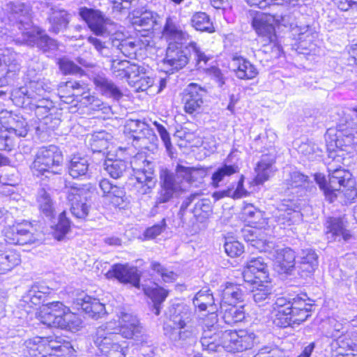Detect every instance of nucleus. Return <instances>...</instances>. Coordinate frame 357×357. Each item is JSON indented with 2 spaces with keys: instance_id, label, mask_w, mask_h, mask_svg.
<instances>
[{
  "instance_id": "obj_1",
  "label": "nucleus",
  "mask_w": 357,
  "mask_h": 357,
  "mask_svg": "<svg viewBox=\"0 0 357 357\" xmlns=\"http://www.w3.org/2000/svg\"><path fill=\"white\" fill-rule=\"evenodd\" d=\"M79 15L86 22L94 36H89L87 41L94 48L102 53L107 47L106 38H109L113 47L119 50L123 55L130 57L135 54L136 44L131 38H126L121 31L120 26L99 10L81 7Z\"/></svg>"
},
{
  "instance_id": "obj_2",
  "label": "nucleus",
  "mask_w": 357,
  "mask_h": 357,
  "mask_svg": "<svg viewBox=\"0 0 357 357\" xmlns=\"http://www.w3.org/2000/svg\"><path fill=\"white\" fill-rule=\"evenodd\" d=\"M310 311L311 305L300 297L292 301L280 297L273 305L271 318L276 326L287 328L305 321L310 316Z\"/></svg>"
},
{
  "instance_id": "obj_3",
  "label": "nucleus",
  "mask_w": 357,
  "mask_h": 357,
  "mask_svg": "<svg viewBox=\"0 0 357 357\" xmlns=\"http://www.w3.org/2000/svg\"><path fill=\"white\" fill-rule=\"evenodd\" d=\"M54 85L47 79L30 81L24 86L15 89L11 96L15 103L22 107L33 110L38 106H44L45 102H52L48 95Z\"/></svg>"
},
{
  "instance_id": "obj_4",
  "label": "nucleus",
  "mask_w": 357,
  "mask_h": 357,
  "mask_svg": "<svg viewBox=\"0 0 357 357\" xmlns=\"http://www.w3.org/2000/svg\"><path fill=\"white\" fill-rule=\"evenodd\" d=\"M41 323L50 327H56L75 332L82 325L79 316L71 312L61 302H52L43 305L38 314Z\"/></svg>"
},
{
  "instance_id": "obj_5",
  "label": "nucleus",
  "mask_w": 357,
  "mask_h": 357,
  "mask_svg": "<svg viewBox=\"0 0 357 357\" xmlns=\"http://www.w3.org/2000/svg\"><path fill=\"white\" fill-rule=\"evenodd\" d=\"M273 16L264 13H257L253 17L252 25L258 35L257 43L261 51L272 57L280 55L281 46L279 45L274 26Z\"/></svg>"
},
{
  "instance_id": "obj_6",
  "label": "nucleus",
  "mask_w": 357,
  "mask_h": 357,
  "mask_svg": "<svg viewBox=\"0 0 357 357\" xmlns=\"http://www.w3.org/2000/svg\"><path fill=\"white\" fill-rule=\"evenodd\" d=\"M113 323H105L96 329L93 342L100 351L107 357H126L128 343L115 334Z\"/></svg>"
},
{
  "instance_id": "obj_7",
  "label": "nucleus",
  "mask_w": 357,
  "mask_h": 357,
  "mask_svg": "<svg viewBox=\"0 0 357 357\" xmlns=\"http://www.w3.org/2000/svg\"><path fill=\"white\" fill-rule=\"evenodd\" d=\"M352 121L340 123L335 128H328L325 134L327 149L330 152L336 149L349 151L357 146V130L353 127Z\"/></svg>"
},
{
  "instance_id": "obj_8",
  "label": "nucleus",
  "mask_w": 357,
  "mask_h": 357,
  "mask_svg": "<svg viewBox=\"0 0 357 357\" xmlns=\"http://www.w3.org/2000/svg\"><path fill=\"white\" fill-rule=\"evenodd\" d=\"M328 171V183L321 174L315 175L314 179L320 189L323 190L326 199L332 202L336 197V192L340 190L342 187H353L354 181L351 179V173L344 169L334 168L332 164H329Z\"/></svg>"
},
{
  "instance_id": "obj_9",
  "label": "nucleus",
  "mask_w": 357,
  "mask_h": 357,
  "mask_svg": "<svg viewBox=\"0 0 357 357\" xmlns=\"http://www.w3.org/2000/svg\"><path fill=\"white\" fill-rule=\"evenodd\" d=\"M60 149L54 145L41 147L37 152L32 165V171L37 176L45 173L59 174L63 163Z\"/></svg>"
},
{
  "instance_id": "obj_10",
  "label": "nucleus",
  "mask_w": 357,
  "mask_h": 357,
  "mask_svg": "<svg viewBox=\"0 0 357 357\" xmlns=\"http://www.w3.org/2000/svg\"><path fill=\"white\" fill-rule=\"evenodd\" d=\"M134 172V186L139 195L149 194L155 184L153 165L142 155L135 156L130 162Z\"/></svg>"
},
{
  "instance_id": "obj_11",
  "label": "nucleus",
  "mask_w": 357,
  "mask_h": 357,
  "mask_svg": "<svg viewBox=\"0 0 357 357\" xmlns=\"http://www.w3.org/2000/svg\"><path fill=\"white\" fill-rule=\"evenodd\" d=\"M170 321L173 325H169L172 328L169 337L172 340L194 339L199 333V328L188 309L176 310L170 316Z\"/></svg>"
},
{
  "instance_id": "obj_12",
  "label": "nucleus",
  "mask_w": 357,
  "mask_h": 357,
  "mask_svg": "<svg viewBox=\"0 0 357 357\" xmlns=\"http://www.w3.org/2000/svg\"><path fill=\"white\" fill-rule=\"evenodd\" d=\"M222 337L225 350L229 352H242L252 349L256 336L254 333L246 330H226Z\"/></svg>"
},
{
  "instance_id": "obj_13",
  "label": "nucleus",
  "mask_w": 357,
  "mask_h": 357,
  "mask_svg": "<svg viewBox=\"0 0 357 357\" xmlns=\"http://www.w3.org/2000/svg\"><path fill=\"white\" fill-rule=\"evenodd\" d=\"M36 229L32 224L27 221L17 222L5 229V240L15 245H27L36 242L37 237Z\"/></svg>"
},
{
  "instance_id": "obj_14",
  "label": "nucleus",
  "mask_w": 357,
  "mask_h": 357,
  "mask_svg": "<svg viewBox=\"0 0 357 357\" xmlns=\"http://www.w3.org/2000/svg\"><path fill=\"white\" fill-rule=\"evenodd\" d=\"M273 216L280 228L284 229L302 220L298 206L291 199H284L275 210Z\"/></svg>"
},
{
  "instance_id": "obj_15",
  "label": "nucleus",
  "mask_w": 357,
  "mask_h": 357,
  "mask_svg": "<svg viewBox=\"0 0 357 357\" xmlns=\"http://www.w3.org/2000/svg\"><path fill=\"white\" fill-rule=\"evenodd\" d=\"M162 183L161 190L158 193L155 201V205L158 206L160 204L168 202L175 196L182 193L185 188L182 182H180L176 176L168 172H164L161 175Z\"/></svg>"
},
{
  "instance_id": "obj_16",
  "label": "nucleus",
  "mask_w": 357,
  "mask_h": 357,
  "mask_svg": "<svg viewBox=\"0 0 357 357\" xmlns=\"http://www.w3.org/2000/svg\"><path fill=\"white\" fill-rule=\"evenodd\" d=\"M17 43L29 46L36 45L43 52L56 48V43L43 32L35 28H25L22 32V38H17Z\"/></svg>"
},
{
  "instance_id": "obj_17",
  "label": "nucleus",
  "mask_w": 357,
  "mask_h": 357,
  "mask_svg": "<svg viewBox=\"0 0 357 357\" xmlns=\"http://www.w3.org/2000/svg\"><path fill=\"white\" fill-rule=\"evenodd\" d=\"M55 345L56 339L52 337H34L24 342L22 351L26 356L46 357L49 350L57 348Z\"/></svg>"
},
{
  "instance_id": "obj_18",
  "label": "nucleus",
  "mask_w": 357,
  "mask_h": 357,
  "mask_svg": "<svg viewBox=\"0 0 357 357\" xmlns=\"http://www.w3.org/2000/svg\"><path fill=\"white\" fill-rule=\"evenodd\" d=\"M268 253L279 273L291 274L293 270H296V258L297 256L291 248H276L274 245L272 252Z\"/></svg>"
},
{
  "instance_id": "obj_19",
  "label": "nucleus",
  "mask_w": 357,
  "mask_h": 357,
  "mask_svg": "<svg viewBox=\"0 0 357 357\" xmlns=\"http://www.w3.org/2000/svg\"><path fill=\"white\" fill-rule=\"evenodd\" d=\"M87 192L84 189L71 188L68 193L70 203V212L77 219H85L89 212L90 204L86 197Z\"/></svg>"
},
{
  "instance_id": "obj_20",
  "label": "nucleus",
  "mask_w": 357,
  "mask_h": 357,
  "mask_svg": "<svg viewBox=\"0 0 357 357\" xmlns=\"http://www.w3.org/2000/svg\"><path fill=\"white\" fill-rule=\"evenodd\" d=\"M243 278L245 282H267L269 273L267 264L261 257L252 258L247 262L243 272Z\"/></svg>"
},
{
  "instance_id": "obj_21",
  "label": "nucleus",
  "mask_w": 357,
  "mask_h": 357,
  "mask_svg": "<svg viewBox=\"0 0 357 357\" xmlns=\"http://www.w3.org/2000/svg\"><path fill=\"white\" fill-rule=\"evenodd\" d=\"M107 323H113L115 334H118L124 338L130 339L141 332V326L136 317L122 312L119 317L118 321H109Z\"/></svg>"
},
{
  "instance_id": "obj_22",
  "label": "nucleus",
  "mask_w": 357,
  "mask_h": 357,
  "mask_svg": "<svg viewBox=\"0 0 357 357\" xmlns=\"http://www.w3.org/2000/svg\"><path fill=\"white\" fill-rule=\"evenodd\" d=\"M296 270L303 278H307L313 275L318 267V256L312 249H304L297 255Z\"/></svg>"
},
{
  "instance_id": "obj_23",
  "label": "nucleus",
  "mask_w": 357,
  "mask_h": 357,
  "mask_svg": "<svg viewBox=\"0 0 357 357\" xmlns=\"http://www.w3.org/2000/svg\"><path fill=\"white\" fill-rule=\"evenodd\" d=\"M347 227V222L343 218H328L325 223L326 238L329 242L349 241L352 235Z\"/></svg>"
},
{
  "instance_id": "obj_24",
  "label": "nucleus",
  "mask_w": 357,
  "mask_h": 357,
  "mask_svg": "<svg viewBox=\"0 0 357 357\" xmlns=\"http://www.w3.org/2000/svg\"><path fill=\"white\" fill-rule=\"evenodd\" d=\"M206 91L197 84L191 83L184 90L183 102L184 110L188 114L197 112L203 104Z\"/></svg>"
},
{
  "instance_id": "obj_25",
  "label": "nucleus",
  "mask_w": 357,
  "mask_h": 357,
  "mask_svg": "<svg viewBox=\"0 0 357 357\" xmlns=\"http://www.w3.org/2000/svg\"><path fill=\"white\" fill-rule=\"evenodd\" d=\"M105 276L107 279L116 278L123 283H130L135 287L139 284V275L135 267L128 264H114L109 270Z\"/></svg>"
},
{
  "instance_id": "obj_26",
  "label": "nucleus",
  "mask_w": 357,
  "mask_h": 357,
  "mask_svg": "<svg viewBox=\"0 0 357 357\" xmlns=\"http://www.w3.org/2000/svg\"><path fill=\"white\" fill-rule=\"evenodd\" d=\"M186 51L187 47L183 50L182 45L167 47L166 56L163 59L167 71L173 73L174 70H178L186 66L189 60Z\"/></svg>"
},
{
  "instance_id": "obj_27",
  "label": "nucleus",
  "mask_w": 357,
  "mask_h": 357,
  "mask_svg": "<svg viewBox=\"0 0 357 357\" xmlns=\"http://www.w3.org/2000/svg\"><path fill=\"white\" fill-rule=\"evenodd\" d=\"M161 17L151 10H145L141 13L139 11L133 13L131 19L132 24L138 29L139 31H144L148 33H151L153 30L160 28Z\"/></svg>"
},
{
  "instance_id": "obj_28",
  "label": "nucleus",
  "mask_w": 357,
  "mask_h": 357,
  "mask_svg": "<svg viewBox=\"0 0 357 357\" xmlns=\"http://www.w3.org/2000/svg\"><path fill=\"white\" fill-rule=\"evenodd\" d=\"M317 34L312 30L306 28L305 31L298 34L297 42L295 44V49L299 54H318L320 52V47L318 46L316 38Z\"/></svg>"
},
{
  "instance_id": "obj_29",
  "label": "nucleus",
  "mask_w": 357,
  "mask_h": 357,
  "mask_svg": "<svg viewBox=\"0 0 357 357\" xmlns=\"http://www.w3.org/2000/svg\"><path fill=\"white\" fill-rule=\"evenodd\" d=\"M162 38L168 43V46L181 45L187 40L188 35L172 19L168 17L162 30Z\"/></svg>"
},
{
  "instance_id": "obj_30",
  "label": "nucleus",
  "mask_w": 357,
  "mask_h": 357,
  "mask_svg": "<svg viewBox=\"0 0 357 357\" xmlns=\"http://www.w3.org/2000/svg\"><path fill=\"white\" fill-rule=\"evenodd\" d=\"M17 54L10 49H0V78L11 77L20 70Z\"/></svg>"
},
{
  "instance_id": "obj_31",
  "label": "nucleus",
  "mask_w": 357,
  "mask_h": 357,
  "mask_svg": "<svg viewBox=\"0 0 357 357\" xmlns=\"http://www.w3.org/2000/svg\"><path fill=\"white\" fill-rule=\"evenodd\" d=\"M87 86L84 84H80L74 81H68L62 83L58 89V94L61 100L66 103H72L74 97L82 98L83 91H86Z\"/></svg>"
},
{
  "instance_id": "obj_32",
  "label": "nucleus",
  "mask_w": 357,
  "mask_h": 357,
  "mask_svg": "<svg viewBox=\"0 0 357 357\" xmlns=\"http://www.w3.org/2000/svg\"><path fill=\"white\" fill-rule=\"evenodd\" d=\"M231 65L233 71L238 79H251L258 74L256 67L250 61L242 56H234Z\"/></svg>"
},
{
  "instance_id": "obj_33",
  "label": "nucleus",
  "mask_w": 357,
  "mask_h": 357,
  "mask_svg": "<svg viewBox=\"0 0 357 357\" xmlns=\"http://www.w3.org/2000/svg\"><path fill=\"white\" fill-rule=\"evenodd\" d=\"M52 289L44 282L34 283L23 295L22 300L29 305H37L44 301L47 295L50 294Z\"/></svg>"
},
{
  "instance_id": "obj_34",
  "label": "nucleus",
  "mask_w": 357,
  "mask_h": 357,
  "mask_svg": "<svg viewBox=\"0 0 357 357\" xmlns=\"http://www.w3.org/2000/svg\"><path fill=\"white\" fill-rule=\"evenodd\" d=\"M275 159L271 155H263L255 168L256 176L255 182L257 185L262 184L269 179L275 172Z\"/></svg>"
},
{
  "instance_id": "obj_35",
  "label": "nucleus",
  "mask_w": 357,
  "mask_h": 357,
  "mask_svg": "<svg viewBox=\"0 0 357 357\" xmlns=\"http://www.w3.org/2000/svg\"><path fill=\"white\" fill-rule=\"evenodd\" d=\"M207 172L204 168L188 167L178 165L176 167V177L180 182L181 178L190 185L202 183Z\"/></svg>"
},
{
  "instance_id": "obj_36",
  "label": "nucleus",
  "mask_w": 357,
  "mask_h": 357,
  "mask_svg": "<svg viewBox=\"0 0 357 357\" xmlns=\"http://www.w3.org/2000/svg\"><path fill=\"white\" fill-rule=\"evenodd\" d=\"M223 334L222 331H213L212 329H204L200 340L203 349L211 352L218 351L220 348H223Z\"/></svg>"
},
{
  "instance_id": "obj_37",
  "label": "nucleus",
  "mask_w": 357,
  "mask_h": 357,
  "mask_svg": "<svg viewBox=\"0 0 357 357\" xmlns=\"http://www.w3.org/2000/svg\"><path fill=\"white\" fill-rule=\"evenodd\" d=\"M49 22L50 24L49 31L58 33L63 31L67 28L70 22V15L64 9L59 8H52Z\"/></svg>"
},
{
  "instance_id": "obj_38",
  "label": "nucleus",
  "mask_w": 357,
  "mask_h": 357,
  "mask_svg": "<svg viewBox=\"0 0 357 357\" xmlns=\"http://www.w3.org/2000/svg\"><path fill=\"white\" fill-rule=\"evenodd\" d=\"M220 312L224 321L229 324L242 321L245 317L243 306H236L231 303H221Z\"/></svg>"
},
{
  "instance_id": "obj_39",
  "label": "nucleus",
  "mask_w": 357,
  "mask_h": 357,
  "mask_svg": "<svg viewBox=\"0 0 357 357\" xmlns=\"http://www.w3.org/2000/svg\"><path fill=\"white\" fill-rule=\"evenodd\" d=\"M79 305L85 313L94 319H98L106 314L105 305L98 298L84 296Z\"/></svg>"
},
{
  "instance_id": "obj_40",
  "label": "nucleus",
  "mask_w": 357,
  "mask_h": 357,
  "mask_svg": "<svg viewBox=\"0 0 357 357\" xmlns=\"http://www.w3.org/2000/svg\"><path fill=\"white\" fill-rule=\"evenodd\" d=\"M259 229L253 227L243 231V236L246 241L260 252H271L274 248V243L264 238L258 237Z\"/></svg>"
},
{
  "instance_id": "obj_41",
  "label": "nucleus",
  "mask_w": 357,
  "mask_h": 357,
  "mask_svg": "<svg viewBox=\"0 0 357 357\" xmlns=\"http://www.w3.org/2000/svg\"><path fill=\"white\" fill-rule=\"evenodd\" d=\"M93 82L102 94L107 97L112 98L114 100H119L123 96L119 88L103 75H97L94 77Z\"/></svg>"
},
{
  "instance_id": "obj_42",
  "label": "nucleus",
  "mask_w": 357,
  "mask_h": 357,
  "mask_svg": "<svg viewBox=\"0 0 357 357\" xmlns=\"http://www.w3.org/2000/svg\"><path fill=\"white\" fill-rule=\"evenodd\" d=\"M244 176H241L240 179L236 183H231L226 190L215 192L213 197L215 200L227 197L233 199H239L247 195L248 192L243 187Z\"/></svg>"
},
{
  "instance_id": "obj_43",
  "label": "nucleus",
  "mask_w": 357,
  "mask_h": 357,
  "mask_svg": "<svg viewBox=\"0 0 357 357\" xmlns=\"http://www.w3.org/2000/svg\"><path fill=\"white\" fill-rule=\"evenodd\" d=\"M250 283L252 285V294L254 301L259 306L264 305V303L269 300L272 291L269 281H256Z\"/></svg>"
},
{
  "instance_id": "obj_44",
  "label": "nucleus",
  "mask_w": 357,
  "mask_h": 357,
  "mask_svg": "<svg viewBox=\"0 0 357 357\" xmlns=\"http://www.w3.org/2000/svg\"><path fill=\"white\" fill-rule=\"evenodd\" d=\"M8 7L21 24L26 25V28H31V13L28 6L20 1H13L8 4Z\"/></svg>"
},
{
  "instance_id": "obj_45",
  "label": "nucleus",
  "mask_w": 357,
  "mask_h": 357,
  "mask_svg": "<svg viewBox=\"0 0 357 357\" xmlns=\"http://www.w3.org/2000/svg\"><path fill=\"white\" fill-rule=\"evenodd\" d=\"M331 346L337 355L349 356L353 354L354 347L356 346V340H351L349 334H344L335 340Z\"/></svg>"
},
{
  "instance_id": "obj_46",
  "label": "nucleus",
  "mask_w": 357,
  "mask_h": 357,
  "mask_svg": "<svg viewBox=\"0 0 357 357\" xmlns=\"http://www.w3.org/2000/svg\"><path fill=\"white\" fill-rule=\"evenodd\" d=\"M20 255L14 250H8L0 253V274H4L19 265Z\"/></svg>"
},
{
  "instance_id": "obj_47",
  "label": "nucleus",
  "mask_w": 357,
  "mask_h": 357,
  "mask_svg": "<svg viewBox=\"0 0 357 357\" xmlns=\"http://www.w3.org/2000/svg\"><path fill=\"white\" fill-rule=\"evenodd\" d=\"M9 114L8 120V129L11 131V135L17 137H25L28 132V125L25 119L19 116H13L11 114L6 112Z\"/></svg>"
},
{
  "instance_id": "obj_48",
  "label": "nucleus",
  "mask_w": 357,
  "mask_h": 357,
  "mask_svg": "<svg viewBox=\"0 0 357 357\" xmlns=\"http://www.w3.org/2000/svg\"><path fill=\"white\" fill-rule=\"evenodd\" d=\"M68 169L70 175L74 178L84 176L89 169L88 159L80 155H75L70 160Z\"/></svg>"
},
{
  "instance_id": "obj_49",
  "label": "nucleus",
  "mask_w": 357,
  "mask_h": 357,
  "mask_svg": "<svg viewBox=\"0 0 357 357\" xmlns=\"http://www.w3.org/2000/svg\"><path fill=\"white\" fill-rule=\"evenodd\" d=\"M284 172L285 184L288 188H306L308 185V178L296 169L289 168Z\"/></svg>"
},
{
  "instance_id": "obj_50",
  "label": "nucleus",
  "mask_w": 357,
  "mask_h": 357,
  "mask_svg": "<svg viewBox=\"0 0 357 357\" xmlns=\"http://www.w3.org/2000/svg\"><path fill=\"white\" fill-rule=\"evenodd\" d=\"M239 172V167L236 164L228 165L226 162L218 167L211 176V184L214 188H218L220 183L223 181L227 177H229Z\"/></svg>"
},
{
  "instance_id": "obj_51",
  "label": "nucleus",
  "mask_w": 357,
  "mask_h": 357,
  "mask_svg": "<svg viewBox=\"0 0 357 357\" xmlns=\"http://www.w3.org/2000/svg\"><path fill=\"white\" fill-rule=\"evenodd\" d=\"M244 294L238 285L228 284L226 285L222 293L221 303L234 304L237 301L243 300Z\"/></svg>"
},
{
  "instance_id": "obj_52",
  "label": "nucleus",
  "mask_w": 357,
  "mask_h": 357,
  "mask_svg": "<svg viewBox=\"0 0 357 357\" xmlns=\"http://www.w3.org/2000/svg\"><path fill=\"white\" fill-rule=\"evenodd\" d=\"M192 26L197 31L214 32V26L208 15L202 12L195 13L191 19Z\"/></svg>"
},
{
  "instance_id": "obj_53",
  "label": "nucleus",
  "mask_w": 357,
  "mask_h": 357,
  "mask_svg": "<svg viewBox=\"0 0 357 357\" xmlns=\"http://www.w3.org/2000/svg\"><path fill=\"white\" fill-rule=\"evenodd\" d=\"M37 202L39 209L47 217L50 218L54 213L53 202L50 195L44 189L39 190Z\"/></svg>"
},
{
  "instance_id": "obj_54",
  "label": "nucleus",
  "mask_w": 357,
  "mask_h": 357,
  "mask_svg": "<svg viewBox=\"0 0 357 357\" xmlns=\"http://www.w3.org/2000/svg\"><path fill=\"white\" fill-rule=\"evenodd\" d=\"M126 168V162L121 160H107L105 162V169L114 178L122 176Z\"/></svg>"
},
{
  "instance_id": "obj_55",
  "label": "nucleus",
  "mask_w": 357,
  "mask_h": 357,
  "mask_svg": "<svg viewBox=\"0 0 357 357\" xmlns=\"http://www.w3.org/2000/svg\"><path fill=\"white\" fill-rule=\"evenodd\" d=\"M130 138L133 139V142H136L135 145H139V146L142 148L146 146L148 141L153 142L156 139L153 130L150 129L146 124L144 129L138 131L135 134H132Z\"/></svg>"
},
{
  "instance_id": "obj_56",
  "label": "nucleus",
  "mask_w": 357,
  "mask_h": 357,
  "mask_svg": "<svg viewBox=\"0 0 357 357\" xmlns=\"http://www.w3.org/2000/svg\"><path fill=\"white\" fill-rule=\"evenodd\" d=\"M214 299L213 295L208 291H199L193 298V304L195 307H198L200 311L206 310L208 305H213Z\"/></svg>"
},
{
  "instance_id": "obj_57",
  "label": "nucleus",
  "mask_w": 357,
  "mask_h": 357,
  "mask_svg": "<svg viewBox=\"0 0 357 357\" xmlns=\"http://www.w3.org/2000/svg\"><path fill=\"white\" fill-rule=\"evenodd\" d=\"M154 79L153 78L147 76L146 74L143 75L139 79L133 80L134 86L137 91H147L149 94L155 93L154 91Z\"/></svg>"
},
{
  "instance_id": "obj_58",
  "label": "nucleus",
  "mask_w": 357,
  "mask_h": 357,
  "mask_svg": "<svg viewBox=\"0 0 357 357\" xmlns=\"http://www.w3.org/2000/svg\"><path fill=\"white\" fill-rule=\"evenodd\" d=\"M70 221L66 217V213L63 212L59 215V222L55 227L54 236L57 240H61L70 229Z\"/></svg>"
},
{
  "instance_id": "obj_59",
  "label": "nucleus",
  "mask_w": 357,
  "mask_h": 357,
  "mask_svg": "<svg viewBox=\"0 0 357 357\" xmlns=\"http://www.w3.org/2000/svg\"><path fill=\"white\" fill-rule=\"evenodd\" d=\"M225 252L231 257L240 256L244 252V247L239 241L227 238L224 245Z\"/></svg>"
},
{
  "instance_id": "obj_60",
  "label": "nucleus",
  "mask_w": 357,
  "mask_h": 357,
  "mask_svg": "<svg viewBox=\"0 0 357 357\" xmlns=\"http://www.w3.org/2000/svg\"><path fill=\"white\" fill-rule=\"evenodd\" d=\"M151 268L153 271L158 273L164 282H172L176 280L177 278L176 273L174 271L164 268L160 263L153 261L151 263Z\"/></svg>"
},
{
  "instance_id": "obj_61",
  "label": "nucleus",
  "mask_w": 357,
  "mask_h": 357,
  "mask_svg": "<svg viewBox=\"0 0 357 357\" xmlns=\"http://www.w3.org/2000/svg\"><path fill=\"white\" fill-rule=\"evenodd\" d=\"M13 146L11 131L0 122V149L10 150Z\"/></svg>"
},
{
  "instance_id": "obj_62",
  "label": "nucleus",
  "mask_w": 357,
  "mask_h": 357,
  "mask_svg": "<svg viewBox=\"0 0 357 357\" xmlns=\"http://www.w3.org/2000/svg\"><path fill=\"white\" fill-rule=\"evenodd\" d=\"M145 294L151 298L153 303H162L168 295V291L165 289L155 286L153 288L145 289Z\"/></svg>"
},
{
  "instance_id": "obj_63",
  "label": "nucleus",
  "mask_w": 357,
  "mask_h": 357,
  "mask_svg": "<svg viewBox=\"0 0 357 357\" xmlns=\"http://www.w3.org/2000/svg\"><path fill=\"white\" fill-rule=\"evenodd\" d=\"M211 211L209 200L201 199L196 203L192 212L195 216L205 218Z\"/></svg>"
},
{
  "instance_id": "obj_64",
  "label": "nucleus",
  "mask_w": 357,
  "mask_h": 357,
  "mask_svg": "<svg viewBox=\"0 0 357 357\" xmlns=\"http://www.w3.org/2000/svg\"><path fill=\"white\" fill-rule=\"evenodd\" d=\"M146 74V68L144 66H140L136 64H130L129 63L127 69V74L126 78L130 83H133V80L139 79L143 75Z\"/></svg>"
}]
</instances>
